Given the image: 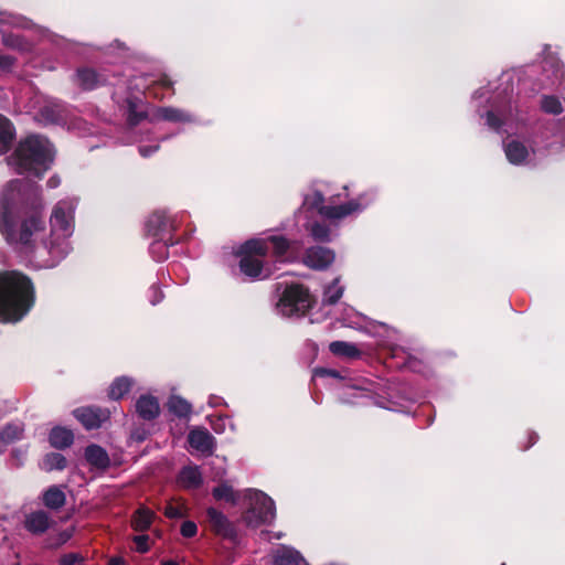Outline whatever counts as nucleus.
<instances>
[{"label": "nucleus", "instance_id": "obj_1", "mask_svg": "<svg viewBox=\"0 0 565 565\" xmlns=\"http://www.w3.org/2000/svg\"><path fill=\"white\" fill-rule=\"evenodd\" d=\"M40 185L30 179L9 181L0 199V234L10 245L32 246L45 230Z\"/></svg>", "mask_w": 565, "mask_h": 565}, {"label": "nucleus", "instance_id": "obj_2", "mask_svg": "<svg viewBox=\"0 0 565 565\" xmlns=\"http://www.w3.org/2000/svg\"><path fill=\"white\" fill-rule=\"evenodd\" d=\"M32 279L19 270L0 271V322L21 321L35 305Z\"/></svg>", "mask_w": 565, "mask_h": 565}, {"label": "nucleus", "instance_id": "obj_3", "mask_svg": "<svg viewBox=\"0 0 565 565\" xmlns=\"http://www.w3.org/2000/svg\"><path fill=\"white\" fill-rule=\"evenodd\" d=\"M54 161V151L47 139L31 135L22 139L9 157L19 174L42 179Z\"/></svg>", "mask_w": 565, "mask_h": 565}, {"label": "nucleus", "instance_id": "obj_4", "mask_svg": "<svg viewBox=\"0 0 565 565\" xmlns=\"http://www.w3.org/2000/svg\"><path fill=\"white\" fill-rule=\"evenodd\" d=\"M267 241L250 238L244 242L235 252L239 258V271L250 280L266 279L269 271L264 266V258L268 255Z\"/></svg>", "mask_w": 565, "mask_h": 565}, {"label": "nucleus", "instance_id": "obj_5", "mask_svg": "<svg viewBox=\"0 0 565 565\" xmlns=\"http://www.w3.org/2000/svg\"><path fill=\"white\" fill-rule=\"evenodd\" d=\"M174 230V221L164 211H154L149 215L146 222V232L156 238L150 247L152 254L157 255L160 252L161 259L168 257V247L178 243L171 236Z\"/></svg>", "mask_w": 565, "mask_h": 565}, {"label": "nucleus", "instance_id": "obj_6", "mask_svg": "<svg viewBox=\"0 0 565 565\" xmlns=\"http://www.w3.org/2000/svg\"><path fill=\"white\" fill-rule=\"evenodd\" d=\"M312 307L308 288L301 284H292L285 288L277 303L282 316H305Z\"/></svg>", "mask_w": 565, "mask_h": 565}, {"label": "nucleus", "instance_id": "obj_7", "mask_svg": "<svg viewBox=\"0 0 565 565\" xmlns=\"http://www.w3.org/2000/svg\"><path fill=\"white\" fill-rule=\"evenodd\" d=\"M109 72L105 68L96 70L90 66H79L73 75V83L84 92H92L99 87L114 85Z\"/></svg>", "mask_w": 565, "mask_h": 565}, {"label": "nucleus", "instance_id": "obj_8", "mask_svg": "<svg viewBox=\"0 0 565 565\" xmlns=\"http://www.w3.org/2000/svg\"><path fill=\"white\" fill-rule=\"evenodd\" d=\"M276 516L275 502L264 492H257L253 505L245 512L244 520L250 526L269 524Z\"/></svg>", "mask_w": 565, "mask_h": 565}, {"label": "nucleus", "instance_id": "obj_9", "mask_svg": "<svg viewBox=\"0 0 565 565\" xmlns=\"http://www.w3.org/2000/svg\"><path fill=\"white\" fill-rule=\"evenodd\" d=\"M371 202L372 199L367 193H361L356 199L339 205H321L318 207V212L329 220H341L364 210Z\"/></svg>", "mask_w": 565, "mask_h": 565}, {"label": "nucleus", "instance_id": "obj_10", "mask_svg": "<svg viewBox=\"0 0 565 565\" xmlns=\"http://www.w3.org/2000/svg\"><path fill=\"white\" fill-rule=\"evenodd\" d=\"M74 417L87 430L102 427V425L110 418V412L107 408L98 406H83L73 411Z\"/></svg>", "mask_w": 565, "mask_h": 565}, {"label": "nucleus", "instance_id": "obj_11", "mask_svg": "<svg viewBox=\"0 0 565 565\" xmlns=\"http://www.w3.org/2000/svg\"><path fill=\"white\" fill-rule=\"evenodd\" d=\"M206 518L211 530L216 535L231 541L236 540V526L223 512L213 507H210L206 509Z\"/></svg>", "mask_w": 565, "mask_h": 565}, {"label": "nucleus", "instance_id": "obj_12", "mask_svg": "<svg viewBox=\"0 0 565 565\" xmlns=\"http://www.w3.org/2000/svg\"><path fill=\"white\" fill-rule=\"evenodd\" d=\"M335 254L332 249L323 246H312L306 249L303 264L315 270H326L334 262Z\"/></svg>", "mask_w": 565, "mask_h": 565}, {"label": "nucleus", "instance_id": "obj_13", "mask_svg": "<svg viewBox=\"0 0 565 565\" xmlns=\"http://www.w3.org/2000/svg\"><path fill=\"white\" fill-rule=\"evenodd\" d=\"M50 223L52 232H60L63 237H68L73 232V215L66 212L62 202L54 206Z\"/></svg>", "mask_w": 565, "mask_h": 565}, {"label": "nucleus", "instance_id": "obj_14", "mask_svg": "<svg viewBox=\"0 0 565 565\" xmlns=\"http://www.w3.org/2000/svg\"><path fill=\"white\" fill-rule=\"evenodd\" d=\"M189 445L202 454L211 455L215 448V438L204 427H195L188 435Z\"/></svg>", "mask_w": 565, "mask_h": 565}, {"label": "nucleus", "instance_id": "obj_15", "mask_svg": "<svg viewBox=\"0 0 565 565\" xmlns=\"http://www.w3.org/2000/svg\"><path fill=\"white\" fill-rule=\"evenodd\" d=\"M52 523L53 521L51 520L47 512L43 510H36L25 514L23 526L29 533L33 535H42L51 527Z\"/></svg>", "mask_w": 565, "mask_h": 565}, {"label": "nucleus", "instance_id": "obj_16", "mask_svg": "<svg viewBox=\"0 0 565 565\" xmlns=\"http://www.w3.org/2000/svg\"><path fill=\"white\" fill-rule=\"evenodd\" d=\"M135 409L138 417L145 422L154 420L160 415L158 398L149 394H143L138 397Z\"/></svg>", "mask_w": 565, "mask_h": 565}, {"label": "nucleus", "instance_id": "obj_17", "mask_svg": "<svg viewBox=\"0 0 565 565\" xmlns=\"http://www.w3.org/2000/svg\"><path fill=\"white\" fill-rule=\"evenodd\" d=\"M177 481L185 490L199 489L203 484V477L199 466L183 467L177 477Z\"/></svg>", "mask_w": 565, "mask_h": 565}, {"label": "nucleus", "instance_id": "obj_18", "mask_svg": "<svg viewBox=\"0 0 565 565\" xmlns=\"http://www.w3.org/2000/svg\"><path fill=\"white\" fill-rule=\"evenodd\" d=\"M86 461L97 470H106L110 466V458L107 451L99 445L92 444L85 448Z\"/></svg>", "mask_w": 565, "mask_h": 565}, {"label": "nucleus", "instance_id": "obj_19", "mask_svg": "<svg viewBox=\"0 0 565 565\" xmlns=\"http://www.w3.org/2000/svg\"><path fill=\"white\" fill-rule=\"evenodd\" d=\"M17 131L13 122L0 114V156L6 154L13 146Z\"/></svg>", "mask_w": 565, "mask_h": 565}, {"label": "nucleus", "instance_id": "obj_20", "mask_svg": "<svg viewBox=\"0 0 565 565\" xmlns=\"http://www.w3.org/2000/svg\"><path fill=\"white\" fill-rule=\"evenodd\" d=\"M49 443L53 448L63 450L73 445L74 434L65 427H53L49 434Z\"/></svg>", "mask_w": 565, "mask_h": 565}, {"label": "nucleus", "instance_id": "obj_21", "mask_svg": "<svg viewBox=\"0 0 565 565\" xmlns=\"http://www.w3.org/2000/svg\"><path fill=\"white\" fill-rule=\"evenodd\" d=\"M154 518L156 514L152 510L147 507H140L131 516V527L136 532H146L151 527Z\"/></svg>", "mask_w": 565, "mask_h": 565}, {"label": "nucleus", "instance_id": "obj_22", "mask_svg": "<svg viewBox=\"0 0 565 565\" xmlns=\"http://www.w3.org/2000/svg\"><path fill=\"white\" fill-rule=\"evenodd\" d=\"M274 565H306L302 555L291 547L277 550L273 556Z\"/></svg>", "mask_w": 565, "mask_h": 565}, {"label": "nucleus", "instance_id": "obj_23", "mask_svg": "<svg viewBox=\"0 0 565 565\" xmlns=\"http://www.w3.org/2000/svg\"><path fill=\"white\" fill-rule=\"evenodd\" d=\"M267 244L273 245V255L278 260H291L288 256V252L292 247V243L284 235H271L265 238Z\"/></svg>", "mask_w": 565, "mask_h": 565}, {"label": "nucleus", "instance_id": "obj_24", "mask_svg": "<svg viewBox=\"0 0 565 565\" xmlns=\"http://www.w3.org/2000/svg\"><path fill=\"white\" fill-rule=\"evenodd\" d=\"M504 152L509 162L515 166L524 163L529 156L525 145L518 140L508 142L504 147Z\"/></svg>", "mask_w": 565, "mask_h": 565}, {"label": "nucleus", "instance_id": "obj_25", "mask_svg": "<svg viewBox=\"0 0 565 565\" xmlns=\"http://www.w3.org/2000/svg\"><path fill=\"white\" fill-rule=\"evenodd\" d=\"M42 501L47 509L60 510L65 505L66 495L57 486H51L43 492Z\"/></svg>", "mask_w": 565, "mask_h": 565}, {"label": "nucleus", "instance_id": "obj_26", "mask_svg": "<svg viewBox=\"0 0 565 565\" xmlns=\"http://www.w3.org/2000/svg\"><path fill=\"white\" fill-rule=\"evenodd\" d=\"M161 119L170 122H193L194 116L183 109L175 107H161L158 110Z\"/></svg>", "mask_w": 565, "mask_h": 565}, {"label": "nucleus", "instance_id": "obj_27", "mask_svg": "<svg viewBox=\"0 0 565 565\" xmlns=\"http://www.w3.org/2000/svg\"><path fill=\"white\" fill-rule=\"evenodd\" d=\"M132 384V380L128 376L116 377L108 388V397L113 401L121 399L130 392Z\"/></svg>", "mask_w": 565, "mask_h": 565}, {"label": "nucleus", "instance_id": "obj_28", "mask_svg": "<svg viewBox=\"0 0 565 565\" xmlns=\"http://www.w3.org/2000/svg\"><path fill=\"white\" fill-rule=\"evenodd\" d=\"M329 351L335 356H343L348 359H358L361 351L353 343L345 341H333L329 344Z\"/></svg>", "mask_w": 565, "mask_h": 565}, {"label": "nucleus", "instance_id": "obj_29", "mask_svg": "<svg viewBox=\"0 0 565 565\" xmlns=\"http://www.w3.org/2000/svg\"><path fill=\"white\" fill-rule=\"evenodd\" d=\"M139 99L129 97L126 99L127 104V122L131 127L138 126L147 117V113L138 109Z\"/></svg>", "mask_w": 565, "mask_h": 565}, {"label": "nucleus", "instance_id": "obj_30", "mask_svg": "<svg viewBox=\"0 0 565 565\" xmlns=\"http://www.w3.org/2000/svg\"><path fill=\"white\" fill-rule=\"evenodd\" d=\"M23 431V425L9 423L0 431V441L4 445L13 444L22 438Z\"/></svg>", "mask_w": 565, "mask_h": 565}, {"label": "nucleus", "instance_id": "obj_31", "mask_svg": "<svg viewBox=\"0 0 565 565\" xmlns=\"http://www.w3.org/2000/svg\"><path fill=\"white\" fill-rule=\"evenodd\" d=\"M168 409L175 416L183 418L188 417L192 412L191 404L181 396H171L168 402Z\"/></svg>", "mask_w": 565, "mask_h": 565}, {"label": "nucleus", "instance_id": "obj_32", "mask_svg": "<svg viewBox=\"0 0 565 565\" xmlns=\"http://www.w3.org/2000/svg\"><path fill=\"white\" fill-rule=\"evenodd\" d=\"M212 495L217 501H226L233 505L237 504L238 495L235 493L232 486L227 482H222L212 489Z\"/></svg>", "mask_w": 565, "mask_h": 565}, {"label": "nucleus", "instance_id": "obj_33", "mask_svg": "<svg viewBox=\"0 0 565 565\" xmlns=\"http://www.w3.org/2000/svg\"><path fill=\"white\" fill-rule=\"evenodd\" d=\"M541 109L548 115H561L564 111L562 102L555 95H543L541 98Z\"/></svg>", "mask_w": 565, "mask_h": 565}, {"label": "nucleus", "instance_id": "obj_34", "mask_svg": "<svg viewBox=\"0 0 565 565\" xmlns=\"http://www.w3.org/2000/svg\"><path fill=\"white\" fill-rule=\"evenodd\" d=\"M2 44L6 47L18 50L21 52L29 50V42L25 40V38L23 35L15 33H3Z\"/></svg>", "mask_w": 565, "mask_h": 565}, {"label": "nucleus", "instance_id": "obj_35", "mask_svg": "<svg viewBox=\"0 0 565 565\" xmlns=\"http://www.w3.org/2000/svg\"><path fill=\"white\" fill-rule=\"evenodd\" d=\"M542 68L544 72H552L554 77L561 81L564 77V65L556 56L548 55L543 60Z\"/></svg>", "mask_w": 565, "mask_h": 565}, {"label": "nucleus", "instance_id": "obj_36", "mask_svg": "<svg viewBox=\"0 0 565 565\" xmlns=\"http://www.w3.org/2000/svg\"><path fill=\"white\" fill-rule=\"evenodd\" d=\"M47 470H64L67 466V459L60 452H51L44 459Z\"/></svg>", "mask_w": 565, "mask_h": 565}, {"label": "nucleus", "instance_id": "obj_37", "mask_svg": "<svg viewBox=\"0 0 565 565\" xmlns=\"http://www.w3.org/2000/svg\"><path fill=\"white\" fill-rule=\"evenodd\" d=\"M310 235L317 242L327 243L330 241V228L326 224L315 222L310 227Z\"/></svg>", "mask_w": 565, "mask_h": 565}, {"label": "nucleus", "instance_id": "obj_38", "mask_svg": "<svg viewBox=\"0 0 565 565\" xmlns=\"http://www.w3.org/2000/svg\"><path fill=\"white\" fill-rule=\"evenodd\" d=\"M337 281H338V279H335L333 284H335ZM342 295H343L342 287H337L334 285H331L324 290L323 303L333 306L341 299Z\"/></svg>", "mask_w": 565, "mask_h": 565}, {"label": "nucleus", "instance_id": "obj_39", "mask_svg": "<svg viewBox=\"0 0 565 565\" xmlns=\"http://www.w3.org/2000/svg\"><path fill=\"white\" fill-rule=\"evenodd\" d=\"M157 88L171 89L172 94H174L173 82L167 74H161L160 77L149 86L148 93L157 97Z\"/></svg>", "mask_w": 565, "mask_h": 565}, {"label": "nucleus", "instance_id": "obj_40", "mask_svg": "<svg viewBox=\"0 0 565 565\" xmlns=\"http://www.w3.org/2000/svg\"><path fill=\"white\" fill-rule=\"evenodd\" d=\"M132 542L136 545V552L140 554H146L150 551V537L148 534L136 535L132 537Z\"/></svg>", "mask_w": 565, "mask_h": 565}, {"label": "nucleus", "instance_id": "obj_41", "mask_svg": "<svg viewBox=\"0 0 565 565\" xmlns=\"http://www.w3.org/2000/svg\"><path fill=\"white\" fill-rule=\"evenodd\" d=\"M84 556L81 553H66L60 557V565H77L84 562Z\"/></svg>", "mask_w": 565, "mask_h": 565}, {"label": "nucleus", "instance_id": "obj_42", "mask_svg": "<svg viewBox=\"0 0 565 565\" xmlns=\"http://www.w3.org/2000/svg\"><path fill=\"white\" fill-rule=\"evenodd\" d=\"M404 366L409 369L413 372L419 373L424 369V362H423V360H420L414 355L407 354V356L404 361Z\"/></svg>", "mask_w": 565, "mask_h": 565}, {"label": "nucleus", "instance_id": "obj_43", "mask_svg": "<svg viewBox=\"0 0 565 565\" xmlns=\"http://www.w3.org/2000/svg\"><path fill=\"white\" fill-rule=\"evenodd\" d=\"M180 533L183 537L191 539L198 533V525L195 522L186 520L181 524Z\"/></svg>", "mask_w": 565, "mask_h": 565}, {"label": "nucleus", "instance_id": "obj_44", "mask_svg": "<svg viewBox=\"0 0 565 565\" xmlns=\"http://www.w3.org/2000/svg\"><path fill=\"white\" fill-rule=\"evenodd\" d=\"M486 120L489 128L498 131L503 126V120L492 110L486 114Z\"/></svg>", "mask_w": 565, "mask_h": 565}, {"label": "nucleus", "instance_id": "obj_45", "mask_svg": "<svg viewBox=\"0 0 565 565\" xmlns=\"http://www.w3.org/2000/svg\"><path fill=\"white\" fill-rule=\"evenodd\" d=\"M164 515L168 519H181V518H183L185 515V512H184V509L182 507L173 505V504L169 503L164 508Z\"/></svg>", "mask_w": 565, "mask_h": 565}, {"label": "nucleus", "instance_id": "obj_46", "mask_svg": "<svg viewBox=\"0 0 565 565\" xmlns=\"http://www.w3.org/2000/svg\"><path fill=\"white\" fill-rule=\"evenodd\" d=\"M17 58L12 55H0V71L10 72L15 65Z\"/></svg>", "mask_w": 565, "mask_h": 565}, {"label": "nucleus", "instance_id": "obj_47", "mask_svg": "<svg viewBox=\"0 0 565 565\" xmlns=\"http://www.w3.org/2000/svg\"><path fill=\"white\" fill-rule=\"evenodd\" d=\"M158 150H159V146L158 145H156V146H140L139 149H138L140 156H142L143 158H148V157L152 156Z\"/></svg>", "mask_w": 565, "mask_h": 565}, {"label": "nucleus", "instance_id": "obj_48", "mask_svg": "<svg viewBox=\"0 0 565 565\" xmlns=\"http://www.w3.org/2000/svg\"><path fill=\"white\" fill-rule=\"evenodd\" d=\"M127 562L121 556H113L109 558L107 565H126Z\"/></svg>", "mask_w": 565, "mask_h": 565}, {"label": "nucleus", "instance_id": "obj_49", "mask_svg": "<svg viewBox=\"0 0 565 565\" xmlns=\"http://www.w3.org/2000/svg\"><path fill=\"white\" fill-rule=\"evenodd\" d=\"M539 439V436L536 433L532 431L529 434V443L524 446L523 449H529L531 446H533Z\"/></svg>", "mask_w": 565, "mask_h": 565}, {"label": "nucleus", "instance_id": "obj_50", "mask_svg": "<svg viewBox=\"0 0 565 565\" xmlns=\"http://www.w3.org/2000/svg\"><path fill=\"white\" fill-rule=\"evenodd\" d=\"M132 437L137 440V441H143L146 439V431L145 430H135L132 433Z\"/></svg>", "mask_w": 565, "mask_h": 565}, {"label": "nucleus", "instance_id": "obj_51", "mask_svg": "<svg viewBox=\"0 0 565 565\" xmlns=\"http://www.w3.org/2000/svg\"><path fill=\"white\" fill-rule=\"evenodd\" d=\"M60 185V178L54 175V177H51L49 180H47V186L49 188H56Z\"/></svg>", "mask_w": 565, "mask_h": 565}, {"label": "nucleus", "instance_id": "obj_52", "mask_svg": "<svg viewBox=\"0 0 565 565\" xmlns=\"http://www.w3.org/2000/svg\"><path fill=\"white\" fill-rule=\"evenodd\" d=\"M320 372H321V373H326V374H328V375H330V376H332V377H339V376H340V375H339V372H338V371H335V370H326V369H322Z\"/></svg>", "mask_w": 565, "mask_h": 565}, {"label": "nucleus", "instance_id": "obj_53", "mask_svg": "<svg viewBox=\"0 0 565 565\" xmlns=\"http://www.w3.org/2000/svg\"><path fill=\"white\" fill-rule=\"evenodd\" d=\"M153 290H154L156 294H158V299L156 301H152V303L154 305L156 302H160L162 300L163 295H162V292L160 291L159 288L158 289L154 288Z\"/></svg>", "mask_w": 565, "mask_h": 565}, {"label": "nucleus", "instance_id": "obj_54", "mask_svg": "<svg viewBox=\"0 0 565 565\" xmlns=\"http://www.w3.org/2000/svg\"><path fill=\"white\" fill-rule=\"evenodd\" d=\"M161 565H180V564L173 559H167V561H162Z\"/></svg>", "mask_w": 565, "mask_h": 565}, {"label": "nucleus", "instance_id": "obj_55", "mask_svg": "<svg viewBox=\"0 0 565 565\" xmlns=\"http://www.w3.org/2000/svg\"><path fill=\"white\" fill-rule=\"evenodd\" d=\"M323 202V195L321 193H316V204Z\"/></svg>", "mask_w": 565, "mask_h": 565}, {"label": "nucleus", "instance_id": "obj_56", "mask_svg": "<svg viewBox=\"0 0 565 565\" xmlns=\"http://www.w3.org/2000/svg\"><path fill=\"white\" fill-rule=\"evenodd\" d=\"M3 450L0 448V452H2Z\"/></svg>", "mask_w": 565, "mask_h": 565}, {"label": "nucleus", "instance_id": "obj_57", "mask_svg": "<svg viewBox=\"0 0 565 565\" xmlns=\"http://www.w3.org/2000/svg\"><path fill=\"white\" fill-rule=\"evenodd\" d=\"M501 565H507L505 563H502Z\"/></svg>", "mask_w": 565, "mask_h": 565}]
</instances>
